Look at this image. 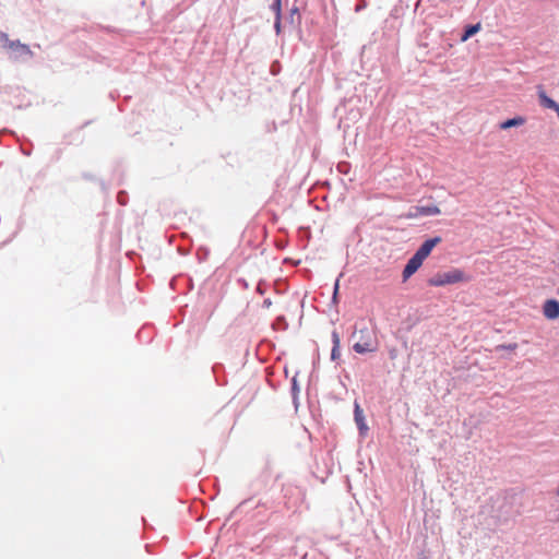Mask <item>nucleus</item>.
Returning <instances> with one entry per match:
<instances>
[{"label":"nucleus","instance_id":"obj_1","mask_svg":"<svg viewBox=\"0 0 559 559\" xmlns=\"http://www.w3.org/2000/svg\"><path fill=\"white\" fill-rule=\"evenodd\" d=\"M519 497L515 493L506 495L501 501L497 500V506L493 507L492 518L498 523H507L509 520L519 514Z\"/></svg>","mask_w":559,"mask_h":559},{"label":"nucleus","instance_id":"obj_2","mask_svg":"<svg viewBox=\"0 0 559 559\" xmlns=\"http://www.w3.org/2000/svg\"><path fill=\"white\" fill-rule=\"evenodd\" d=\"M468 276L459 269H452L447 272L437 273L432 277L428 280V284L430 286L440 287L451 284H456L460 282L467 281Z\"/></svg>","mask_w":559,"mask_h":559},{"label":"nucleus","instance_id":"obj_3","mask_svg":"<svg viewBox=\"0 0 559 559\" xmlns=\"http://www.w3.org/2000/svg\"><path fill=\"white\" fill-rule=\"evenodd\" d=\"M383 218L381 214H378L371 217L366 224H364V228L370 233L371 238L373 239L372 243L374 245V250L382 249V230L381 224Z\"/></svg>","mask_w":559,"mask_h":559},{"label":"nucleus","instance_id":"obj_4","mask_svg":"<svg viewBox=\"0 0 559 559\" xmlns=\"http://www.w3.org/2000/svg\"><path fill=\"white\" fill-rule=\"evenodd\" d=\"M440 214V210L437 205H420L414 206L411 209L408 216L409 217H418V216H432Z\"/></svg>","mask_w":559,"mask_h":559},{"label":"nucleus","instance_id":"obj_5","mask_svg":"<svg viewBox=\"0 0 559 559\" xmlns=\"http://www.w3.org/2000/svg\"><path fill=\"white\" fill-rule=\"evenodd\" d=\"M9 49L13 51L12 58L14 60H17L22 56L32 58L34 55L31 48L26 44H22L19 39H15L12 43H10Z\"/></svg>","mask_w":559,"mask_h":559},{"label":"nucleus","instance_id":"obj_6","mask_svg":"<svg viewBox=\"0 0 559 559\" xmlns=\"http://www.w3.org/2000/svg\"><path fill=\"white\" fill-rule=\"evenodd\" d=\"M424 260L417 255L413 254L412 258L407 261L404 270H403V278L406 281L421 266Z\"/></svg>","mask_w":559,"mask_h":559},{"label":"nucleus","instance_id":"obj_7","mask_svg":"<svg viewBox=\"0 0 559 559\" xmlns=\"http://www.w3.org/2000/svg\"><path fill=\"white\" fill-rule=\"evenodd\" d=\"M441 241L440 237H432L429 239H426L420 247L417 249L415 254L419 255L423 260H425L432 249Z\"/></svg>","mask_w":559,"mask_h":559},{"label":"nucleus","instance_id":"obj_8","mask_svg":"<svg viewBox=\"0 0 559 559\" xmlns=\"http://www.w3.org/2000/svg\"><path fill=\"white\" fill-rule=\"evenodd\" d=\"M354 418L359 430V435L365 437L368 432V426L365 420L364 411L357 403H355Z\"/></svg>","mask_w":559,"mask_h":559},{"label":"nucleus","instance_id":"obj_9","mask_svg":"<svg viewBox=\"0 0 559 559\" xmlns=\"http://www.w3.org/2000/svg\"><path fill=\"white\" fill-rule=\"evenodd\" d=\"M544 316L547 319L554 320L559 317V301L556 299H548L545 301L544 307Z\"/></svg>","mask_w":559,"mask_h":559},{"label":"nucleus","instance_id":"obj_10","mask_svg":"<svg viewBox=\"0 0 559 559\" xmlns=\"http://www.w3.org/2000/svg\"><path fill=\"white\" fill-rule=\"evenodd\" d=\"M538 98H539V103L543 107H545L547 109L555 110L557 112V115L559 116V104L557 102H555L552 98H550L549 96H547L545 91L540 90L538 92Z\"/></svg>","mask_w":559,"mask_h":559},{"label":"nucleus","instance_id":"obj_11","mask_svg":"<svg viewBox=\"0 0 559 559\" xmlns=\"http://www.w3.org/2000/svg\"><path fill=\"white\" fill-rule=\"evenodd\" d=\"M331 338H332V344H333L332 350H331V360L336 361L341 357V352H340L341 338H340L338 333L335 330L332 332Z\"/></svg>","mask_w":559,"mask_h":559},{"label":"nucleus","instance_id":"obj_12","mask_svg":"<svg viewBox=\"0 0 559 559\" xmlns=\"http://www.w3.org/2000/svg\"><path fill=\"white\" fill-rule=\"evenodd\" d=\"M524 122H525V119L523 117L516 116V117L507 119L503 122H501L500 129L507 130V129H510L513 127H520V126L524 124Z\"/></svg>","mask_w":559,"mask_h":559},{"label":"nucleus","instance_id":"obj_13","mask_svg":"<svg viewBox=\"0 0 559 559\" xmlns=\"http://www.w3.org/2000/svg\"><path fill=\"white\" fill-rule=\"evenodd\" d=\"M353 349L358 354L373 352L376 346L372 342H357L354 344Z\"/></svg>","mask_w":559,"mask_h":559},{"label":"nucleus","instance_id":"obj_14","mask_svg":"<svg viewBox=\"0 0 559 559\" xmlns=\"http://www.w3.org/2000/svg\"><path fill=\"white\" fill-rule=\"evenodd\" d=\"M297 376H298V372L292 378V383H290L292 384L290 393H292V397H293V403L295 404L296 407H297L298 394L300 391Z\"/></svg>","mask_w":559,"mask_h":559},{"label":"nucleus","instance_id":"obj_15","mask_svg":"<svg viewBox=\"0 0 559 559\" xmlns=\"http://www.w3.org/2000/svg\"><path fill=\"white\" fill-rule=\"evenodd\" d=\"M300 20H301V16H300V13H299V9L298 7L294 5L290 10H289V15L287 16V22L292 25H295V24H300Z\"/></svg>","mask_w":559,"mask_h":559},{"label":"nucleus","instance_id":"obj_16","mask_svg":"<svg viewBox=\"0 0 559 559\" xmlns=\"http://www.w3.org/2000/svg\"><path fill=\"white\" fill-rule=\"evenodd\" d=\"M479 29V24L467 25L464 29V34L462 35V40H467L469 37L474 36Z\"/></svg>","mask_w":559,"mask_h":559},{"label":"nucleus","instance_id":"obj_17","mask_svg":"<svg viewBox=\"0 0 559 559\" xmlns=\"http://www.w3.org/2000/svg\"><path fill=\"white\" fill-rule=\"evenodd\" d=\"M270 9L274 13V19L282 16V0H273Z\"/></svg>","mask_w":559,"mask_h":559},{"label":"nucleus","instance_id":"obj_18","mask_svg":"<svg viewBox=\"0 0 559 559\" xmlns=\"http://www.w3.org/2000/svg\"><path fill=\"white\" fill-rule=\"evenodd\" d=\"M272 326H273L274 330H278V329L285 330V329H287L288 324H287L286 319H285L284 316H278L274 320Z\"/></svg>","mask_w":559,"mask_h":559},{"label":"nucleus","instance_id":"obj_19","mask_svg":"<svg viewBox=\"0 0 559 559\" xmlns=\"http://www.w3.org/2000/svg\"><path fill=\"white\" fill-rule=\"evenodd\" d=\"M210 251L206 248H199L197 258L199 262H203L207 259Z\"/></svg>","mask_w":559,"mask_h":559},{"label":"nucleus","instance_id":"obj_20","mask_svg":"<svg viewBox=\"0 0 559 559\" xmlns=\"http://www.w3.org/2000/svg\"><path fill=\"white\" fill-rule=\"evenodd\" d=\"M338 289H340V280L337 278L334 283L333 287V296H332V302L337 304L338 301Z\"/></svg>","mask_w":559,"mask_h":559},{"label":"nucleus","instance_id":"obj_21","mask_svg":"<svg viewBox=\"0 0 559 559\" xmlns=\"http://www.w3.org/2000/svg\"><path fill=\"white\" fill-rule=\"evenodd\" d=\"M0 41L3 44L4 47L9 48L10 43H12L13 40L9 38L7 33L0 31Z\"/></svg>","mask_w":559,"mask_h":559},{"label":"nucleus","instance_id":"obj_22","mask_svg":"<svg viewBox=\"0 0 559 559\" xmlns=\"http://www.w3.org/2000/svg\"><path fill=\"white\" fill-rule=\"evenodd\" d=\"M274 31L276 35L282 33V16L274 19Z\"/></svg>","mask_w":559,"mask_h":559},{"label":"nucleus","instance_id":"obj_23","mask_svg":"<svg viewBox=\"0 0 559 559\" xmlns=\"http://www.w3.org/2000/svg\"><path fill=\"white\" fill-rule=\"evenodd\" d=\"M126 197H127L126 191H119V192H118L117 200H118V202H119L121 205H124V204H126Z\"/></svg>","mask_w":559,"mask_h":559},{"label":"nucleus","instance_id":"obj_24","mask_svg":"<svg viewBox=\"0 0 559 559\" xmlns=\"http://www.w3.org/2000/svg\"><path fill=\"white\" fill-rule=\"evenodd\" d=\"M257 293L260 294V295H263L265 293V288L263 287L262 283H259L257 288H255Z\"/></svg>","mask_w":559,"mask_h":559},{"label":"nucleus","instance_id":"obj_25","mask_svg":"<svg viewBox=\"0 0 559 559\" xmlns=\"http://www.w3.org/2000/svg\"><path fill=\"white\" fill-rule=\"evenodd\" d=\"M263 308H270L272 306V300L270 298H265L262 304Z\"/></svg>","mask_w":559,"mask_h":559},{"label":"nucleus","instance_id":"obj_26","mask_svg":"<svg viewBox=\"0 0 559 559\" xmlns=\"http://www.w3.org/2000/svg\"><path fill=\"white\" fill-rule=\"evenodd\" d=\"M277 68H278V62H274L271 67L272 74H277V72H278Z\"/></svg>","mask_w":559,"mask_h":559},{"label":"nucleus","instance_id":"obj_27","mask_svg":"<svg viewBox=\"0 0 559 559\" xmlns=\"http://www.w3.org/2000/svg\"><path fill=\"white\" fill-rule=\"evenodd\" d=\"M239 283H241L245 287H248V284H247L246 280L240 278V280H239Z\"/></svg>","mask_w":559,"mask_h":559},{"label":"nucleus","instance_id":"obj_28","mask_svg":"<svg viewBox=\"0 0 559 559\" xmlns=\"http://www.w3.org/2000/svg\"><path fill=\"white\" fill-rule=\"evenodd\" d=\"M179 252H180L181 254H183V255H185V254H188V251H187V250H185V249H181V248H179Z\"/></svg>","mask_w":559,"mask_h":559},{"label":"nucleus","instance_id":"obj_29","mask_svg":"<svg viewBox=\"0 0 559 559\" xmlns=\"http://www.w3.org/2000/svg\"><path fill=\"white\" fill-rule=\"evenodd\" d=\"M515 347H516V345H515V344H510V345H508V347H507V348H508V349H514Z\"/></svg>","mask_w":559,"mask_h":559},{"label":"nucleus","instance_id":"obj_30","mask_svg":"<svg viewBox=\"0 0 559 559\" xmlns=\"http://www.w3.org/2000/svg\"><path fill=\"white\" fill-rule=\"evenodd\" d=\"M362 9V5H357L356 11H360Z\"/></svg>","mask_w":559,"mask_h":559},{"label":"nucleus","instance_id":"obj_31","mask_svg":"<svg viewBox=\"0 0 559 559\" xmlns=\"http://www.w3.org/2000/svg\"><path fill=\"white\" fill-rule=\"evenodd\" d=\"M338 168L341 171L345 170V167H342V165H338Z\"/></svg>","mask_w":559,"mask_h":559},{"label":"nucleus","instance_id":"obj_32","mask_svg":"<svg viewBox=\"0 0 559 559\" xmlns=\"http://www.w3.org/2000/svg\"><path fill=\"white\" fill-rule=\"evenodd\" d=\"M338 168L341 171L345 170V167H342V165H338Z\"/></svg>","mask_w":559,"mask_h":559},{"label":"nucleus","instance_id":"obj_33","mask_svg":"<svg viewBox=\"0 0 559 559\" xmlns=\"http://www.w3.org/2000/svg\"><path fill=\"white\" fill-rule=\"evenodd\" d=\"M24 154L29 155L28 150H25V151H24Z\"/></svg>","mask_w":559,"mask_h":559},{"label":"nucleus","instance_id":"obj_34","mask_svg":"<svg viewBox=\"0 0 559 559\" xmlns=\"http://www.w3.org/2000/svg\"><path fill=\"white\" fill-rule=\"evenodd\" d=\"M24 154L29 155L28 150H25V151H24Z\"/></svg>","mask_w":559,"mask_h":559},{"label":"nucleus","instance_id":"obj_35","mask_svg":"<svg viewBox=\"0 0 559 559\" xmlns=\"http://www.w3.org/2000/svg\"><path fill=\"white\" fill-rule=\"evenodd\" d=\"M419 559H427V558H426V557H421V558H419Z\"/></svg>","mask_w":559,"mask_h":559},{"label":"nucleus","instance_id":"obj_36","mask_svg":"<svg viewBox=\"0 0 559 559\" xmlns=\"http://www.w3.org/2000/svg\"><path fill=\"white\" fill-rule=\"evenodd\" d=\"M558 496H559V487H558V491H557Z\"/></svg>","mask_w":559,"mask_h":559}]
</instances>
